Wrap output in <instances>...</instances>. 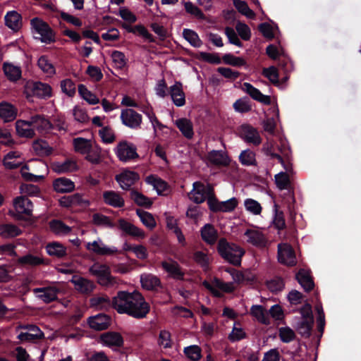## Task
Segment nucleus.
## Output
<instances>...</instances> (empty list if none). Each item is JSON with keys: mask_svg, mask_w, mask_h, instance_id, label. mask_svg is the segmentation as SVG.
<instances>
[{"mask_svg": "<svg viewBox=\"0 0 361 361\" xmlns=\"http://www.w3.org/2000/svg\"><path fill=\"white\" fill-rule=\"evenodd\" d=\"M115 310L119 314H126L135 319L145 318L149 312V304L138 291H118L114 297Z\"/></svg>", "mask_w": 361, "mask_h": 361, "instance_id": "1", "label": "nucleus"}, {"mask_svg": "<svg viewBox=\"0 0 361 361\" xmlns=\"http://www.w3.org/2000/svg\"><path fill=\"white\" fill-rule=\"evenodd\" d=\"M216 250L224 260L237 267L240 266L242 257L245 252L240 245L229 243L225 238L219 240Z\"/></svg>", "mask_w": 361, "mask_h": 361, "instance_id": "2", "label": "nucleus"}, {"mask_svg": "<svg viewBox=\"0 0 361 361\" xmlns=\"http://www.w3.org/2000/svg\"><path fill=\"white\" fill-rule=\"evenodd\" d=\"M90 273L97 278V283L104 287H112L118 283L116 277L111 275V271L106 264L94 263L89 269Z\"/></svg>", "mask_w": 361, "mask_h": 361, "instance_id": "3", "label": "nucleus"}, {"mask_svg": "<svg viewBox=\"0 0 361 361\" xmlns=\"http://www.w3.org/2000/svg\"><path fill=\"white\" fill-rule=\"evenodd\" d=\"M32 28L39 37H35L42 42L50 44L56 42V33L49 25L39 18H34L30 21Z\"/></svg>", "mask_w": 361, "mask_h": 361, "instance_id": "4", "label": "nucleus"}, {"mask_svg": "<svg viewBox=\"0 0 361 361\" xmlns=\"http://www.w3.org/2000/svg\"><path fill=\"white\" fill-rule=\"evenodd\" d=\"M14 210H9L8 214L17 220H26L25 216H32L33 204L27 197L19 196L13 199Z\"/></svg>", "mask_w": 361, "mask_h": 361, "instance_id": "5", "label": "nucleus"}, {"mask_svg": "<svg viewBox=\"0 0 361 361\" xmlns=\"http://www.w3.org/2000/svg\"><path fill=\"white\" fill-rule=\"evenodd\" d=\"M25 91L28 95L39 99H47L52 96L51 87L40 81H28L25 85Z\"/></svg>", "mask_w": 361, "mask_h": 361, "instance_id": "6", "label": "nucleus"}, {"mask_svg": "<svg viewBox=\"0 0 361 361\" xmlns=\"http://www.w3.org/2000/svg\"><path fill=\"white\" fill-rule=\"evenodd\" d=\"M115 153L118 159L123 162H128L139 157L136 147L126 140L121 141L118 144L115 149Z\"/></svg>", "mask_w": 361, "mask_h": 361, "instance_id": "7", "label": "nucleus"}, {"mask_svg": "<svg viewBox=\"0 0 361 361\" xmlns=\"http://www.w3.org/2000/svg\"><path fill=\"white\" fill-rule=\"evenodd\" d=\"M240 137L247 143L255 146L262 142V138L257 130L250 124H243L239 128Z\"/></svg>", "mask_w": 361, "mask_h": 361, "instance_id": "8", "label": "nucleus"}, {"mask_svg": "<svg viewBox=\"0 0 361 361\" xmlns=\"http://www.w3.org/2000/svg\"><path fill=\"white\" fill-rule=\"evenodd\" d=\"M122 123L126 126L137 129L140 127L142 115L132 109H123L121 113Z\"/></svg>", "mask_w": 361, "mask_h": 361, "instance_id": "9", "label": "nucleus"}, {"mask_svg": "<svg viewBox=\"0 0 361 361\" xmlns=\"http://www.w3.org/2000/svg\"><path fill=\"white\" fill-rule=\"evenodd\" d=\"M115 179L122 189L128 190L140 179V175L133 171L124 170L121 173L116 175Z\"/></svg>", "mask_w": 361, "mask_h": 361, "instance_id": "10", "label": "nucleus"}, {"mask_svg": "<svg viewBox=\"0 0 361 361\" xmlns=\"http://www.w3.org/2000/svg\"><path fill=\"white\" fill-rule=\"evenodd\" d=\"M206 159L211 164L219 167H226L231 163V159L228 154L223 150L213 149L209 152L206 156Z\"/></svg>", "mask_w": 361, "mask_h": 361, "instance_id": "11", "label": "nucleus"}, {"mask_svg": "<svg viewBox=\"0 0 361 361\" xmlns=\"http://www.w3.org/2000/svg\"><path fill=\"white\" fill-rule=\"evenodd\" d=\"M161 265L163 269L167 272L171 278L179 281L184 280L185 272L176 261L173 259L163 261Z\"/></svg>", "mask_w": 361, "mask_h": 361, "instance_id": "12", "label": "nucleus"}, {"mask_svg": "<svg viewBox=\"0 0 361 361\" xmlns=\"http://www.w3.org/2000/svg\"><path fill=\"white\" fill-rule=\"evenodd\" d=\"M242 90L245 92L254 100L264 104L270 105L271 100L268 95L263 94L257 88L255 87L249 82H244L242 85Z\"/></svg>", "mask_w": 361, "mask_h": 361, "instance_id": "13", "label": "nucleus"}, {"mask_svg": "<svg viewBox=\"0 0 361 361\" xmlns=\"http://www.w3.org/2000/svg\"><path fill=\"white\" fill-rule=\"evenodd\" d=\"M111 317L104 313L90 317L87 323L90 327L96 331H102L109 328L111 324Z\"/></svg>", "mask_w": 361, "mask_h": 361, "instance_id": "14", "label": "nucleus"}, {"mask_svg": "<svg viewBox=\"0 0 361 361\" xmlns=\"http://www.w3.org/2000/svg\"><path fill=\"white\" fill-rule=\"evenodd\" d=\"M244 235L247 238V242L255 247L264 248L267 247L268 240L262 232L254 229H247Z\"/></svg>", "mask_w": 361, "mask_h": 361, "instance_id": "15", "label": "nucleus"}, {"mask_svg": "<svg viewBox=\"0 0 361 361\" xmlns=\"http://www.w3.org/2000/svg\"><path fill=\"white\" fill-rule=\"evenodd\" d=\"M102 343L109 348H121L123 345L124 340L121 334L116 331H107L100 336Z\"/></svg>", "mask_w": 361, "mask_h": 361, "instance_id": "16", "label": "nucleus"}, {"mask_svg": "<svg viewBox=\"0 0 361 361\" xmlns=\"http://www.w3.org/2000/svg\"><path fill=\"white\" fill-rule=\"evenodd\" d=\"M278 259L281 264L293 267L296 264L294 250L288 245L283 247L281 245L278 246Z\"/></svg>", "mask_w": 361, "mask_h": 361, "instance_id": "17", "label": "nucleus"}, {"mask_svg": "<svg viewBox=\"0 0 361 361\" xmlns=\"http://www.w3.org/2000/svg\"><path fill=\"white\" fill-rule=\"evenodd\" d=\"M122 28L125 29L128 32L138 35L149 42L154 43L156 42L155 37L148 32L147 29L142 24L132 26L128 23H123L121 25Z\"/></svg>", "mask_w": 361, "mask_h": 361, "instance_id": "18", "label": "nucleus"}, {"mask_svg": "<svg viewBox=\"0 0 361 361\" xmlns=\"http://www.w3.org/2000/svg\"><path fill=\"white\" fill-rule=\"evenodd\" d=\"M118 227L127 235L140 238H143L145 236V232L142 229L124 219L121 218L118 219Z\"/></svg>", "mask_w": 361, "mask_h": 361, "instance_id": "19", "label": "nucleus"}, {"mask_svg": "<svg viewBox=\"0 0 361 361\" xmlns=\"http://www.w3.org/2000/svg\"><path fill=\"white\" fill-rule=\"evenodd\" d=\"M182 87V83L176 81L175 84L169 88L171 97L173 104L177 106H183L185 104V93Z\"/></svg>", "mask_w": 361, "mask_h": 361, "instance_id": "20", "label": "nucleus"}, {"mask_svg": "<svg viewBox=\"0 0 361 361\" xmlns=\"http://www.w3.org/2000/svg\"><path fill=\"white\" fill-rule=\"evenodd\" d=\"M295 279L303 288L305 292H310L314 287V283L310 271L305 269H300L295 275Z\"/></svg>", "mask_w": 361, "mask_h": 361, "instance_id": "21", "label": "nucleus"}, {"mask_svg": "<svg viewBox=\"0 0 361 361\" xmlns=\"http://www.w3.org/2000/svg\"><path fill=\"white\" fill-rule=\"evenodd\" d=\"M86 249L99 255H111L117 252L116 247H108L101 240H99V243L96 240L92 243H87Z\"/></svg>", "mask_w": 361, "mask_h": 361, "instance_id": "22", "label": "nucleus"}, {"mask_svg": "<svg viewBox=\"0 0 361 361\" xmlns=\"http://www.w3.org/2000/svg\"><path fill=\"white\" fill-rule=\"evenodd\" d=\"M17 109L11 104L2 102L0 103V118L4 122H11L16 119L17 116Z\"/></svg>", "mask_w": 361, "mask_h": 361, "instance_id": "23", "label": "nucleus"}, {"mask_svg": "<svg viewBox=\"0 0 361 361\" xmlns=\"http://www.w3.org/2000/svg\"><path fill=\"white\" fill-rule=\"evenodd\" d=\"M33 126L30 121L18 120L16 122V133L20 137L32 138L35 135L34 129L31 127Z\"/></svg>", "mask_w": 361, "mask_h": 361, "instance_id": "24", "label": "nucleus"}, {"mask_svg": "<svg viewBox=\"0 0 361 361\" xmlns=\"http://www.w3.org/2000/svg\"><path fill=\"white\" fill-rule=\"evenodd\" d=\"M4 20L5 25L14 32L18 31L22 27V16L16 11L7 12Z\"/></svg>", "mask_w": 361, "mask_h": 361, "instance_id": "25", "label": "nucleus"}, {"mask_svg": "<svg viewBox=\"0 0 361 361\" xmlns=\"http://www.w3.org/2000/svg\"><path fill=\"white\" fill-rule=\"evenodd\" d=\"M103 200L105 204L116 208L124 206V200L121 195L114 190H106L103 192Z\"/></svg>", "mask_w": 361, "mask_h": 361, "instance_id": "26", "label": "nucleus"}, {"mask_svg": "<svg viewBox=\"0 0 361 361\" xmlns=\"http://www.w3.org/2000/svg\"><path fill=\"white\" fill-rule=\"evenodd\" d=\"M53 187L56 192L66 193L74 190L75 184L71 179L61 177L54 180Z\"/></svg>", "mask_w": 361, "mask_h": 361, "instance_id": "27", "label": "nucleus"}, {"mask_svg": "<svg viewBox=\"0 0 361 361\" xmlns=\"http://www.w3.org/2000/svg\"><path fill=\"white\" fill-rule=\"evenodd\" d=\"M202 239L208 245H214L218 238V232L211 224H205L200 231Z\"/></svg>", "mask_w": 361, "mask_h": 361, "instance_id": "28", "label": "nucleus"}, {"mask_svg": "<svg viewBox=\"0 0 361 361\" xmlns=\"http://www.w3.org/2000/svg\"><path fill=\"white\" fill-rule=\"evenodd\" d=\"M114 297L111 300L107 295L94 296L90 299L92 307L99 310H109L111 307L115 309Z\"/></svg>", "mask_w": 361, "mask_h": 361, "instance_id": "29", "label": "nucleus"}, {"mask_svg": "<svg viewBox=\"0 0 361 361\" xmlns=\"http://www.w3.org/2000/svg\"><path fill=\"white\" fill-rule=\"evenodd\" d=\"M46 251L49 255L61 259L67 255L66 247L59 242L49 243L46 246Z\"/></svg>", "mask_w": 361, "mask_h": 361, "instance_id": "30", "label": "nucleus"}, {"mask_svg": "<svg viewBox=\"0 0 361 361\" xmlns=\"http://www.w3.org/2000/svg\"><path fill=\"white\" fill-rule=\"evenodd\" d=\"M140 282L142 287L148 290H157V288L161 287L160 279L152 274L142 275Z\"/></svg>", "mask_w": 361, "mask_h": 361, "instance_id": "31", "label": "nucleus"}, {"mask_svg": "<svg viewBox=\"0 0 361 361\" xmlns=\"http://www.w3.org/2000/svg\"><path fill=\"white\" fill-rule=\"evenodd\" d=\"M31 123L39 130L47 131L54 129V125L44 115L37 114L31 116Z\"/></svg>", "mask_w": 361, "mask_h": 361, "instance_id": "32", "label": "nucleus"}, {"mask_svg": "<svg viewBox=\"0 0 361 361\" xmlns=\"http://www.w3.org/2000/svg\"><path fill=\"white\" fill-rule=\"evenodd\" d=\"M207 192L204 185L201 182L197 181L193 183V192L190 199L196 204H201L206 200Z\"/></svg>", "mask_w": 361, "mask_h": 361, "instance_id": "33", "label": "nucleus"}, {"mask_svg": "<svg viewBox=\"0 0 361 361\" xmlns=\"http://www.w3.org/2000/svg\"><path fill=\"white\" fill-rule=\"evenodd\" d=\"M3 71L5 75L10 81L16 82L21 78L22 71L19 66L5 62L3 64Z\"/></svg>", "mask_w": 361, "mask_h": 361, "instance_id": "34", "label": "nucleus"}, {"mask_svg": "<svg viewBox=\"0 0 361 361\" xmlns=\"http://www.w3.org/2000/svg\"><path fill=\"white\" fill-rule=\"evenodd\" d=\"M176 125L185 137L192 138L194 135L193 126L190 120L185 118H179L176 120Z\"/></svg>", "mask_w": 361, "mask_h": 361, "instance_id": "35", "label": "nucleus"}, {"mask_svg": "<svg viewBox=\"0 0 361 361\" xmlns=\"http://www.w3.org/2000/svg\"><path fill=\"white\" fill-rule=\"evenodd\" d=\"M250 313L259 322L266 325L270 324L269 315L262 305H252Z\"/></svg>", "mask_w": 361, "mask_h": 361, "instance_id": "36", "label": "nucleus"}, {"mask_svg": "<svg viewBox=\"0 0 361 361\" xmlns=\"http://www.w3.org/2000/svg\"><path fill=\"white\" fill-rule=\"evenodd\" d=\"M53 170L58 173L74 171L78 169L77 164L71 159H66L63 162H55L52 166Z\"/></svg>", "mask_w": 361, "mask_h": 361, "instance_id": "37", "label": "nucleus"}, {"mask_svg": "<svg viewBox=\"0 0 361 361\" xmlns=\"http://www.w3.org/2000/svg\"><path fill=\"white\" fill-rule=\"evenodd\" d=\"M73 147L75 152L85 154L91 152L92 142L83 137H76L73 139Z\"/></svg>", "mask_w": 361, "mask_h": 361, "instance_id": "38", "label": "nucleus"}, {"mask_svg": "<svg viewBox=\"0 0 361 361\" xmlns=\"http://www.w3.org/2000/svg\"><path fill=\"white\" fill-rule=\"evenodd\" d=\"M21 233V230L14 224H6L0 226V235L3 238H14L20 235Z\"/></svg>", "mask_w": 361, "mask_h": 361, "instance_id": "39", "label": "nucleus"}, {"mask_svg": "<svg viewBox=\"0 0 361 361\" xmlns=\"http://www.w3.org/2000/svg\"><path fill=\"white\" fill-rule=\"evenodd\" d=\"M49 228L51 232L56 235H67L71 231L70 226L59 219L51 220L49 222Z\"/></svg>", "mask_w": 361, "mask_h": 361, "instance_id": "40", "label": "nucleus"}, {"mask_svg": "<svg viewBox=\"0 0 361 361\" xmlns=\"http://www.w3.org/2000/svg\"><path fill=\"white\" fill-rule=\"evenodd\" d=\"M183 37L193 47L199 48L203 44L197 33L192 30L188 28L183 29Z\"/></svg>", "mask_w": 361, "mask_h": 361, "instance_id": "41", "label": "nucleus"}, {"mask_svg": "<svg viewBox=\"0 0 361 361\" xmlns=\"http://www.w3.org/2000/svg\"><path fill=\"white\" fill-rule=\"evenodd\" d=\"M130 198L136 204L147 209H149L153 203L149 197L135 190L130 191Z\"/></svg>", "mask_w": 361, "mask_h": 361, "instance_id": "42", "label": "nucleus"}, {"mask_svg": "<svg viewBox=\"0 0 361 361\" xmlns=\"http://www.w3.org/2000/svg\"><path fill=\"white\" fill-rule=\"evenodd\" d=\"M223 62L233 67H247V61L242 57L235 56L232 54H225L222 56Z\"/></svg>", "mask_w": 361, "mask_h": 361, "instance_id": "43", "label": "nucleus"}, {"mask_svg": "<svg viewBox=\"0 0 361 361\" xmlns=\"http://www.w3.org/2000/svg\"><path fill=\"white\" fill-rule=\"evenodd\" d=\"M33 149L40 156H49L52 154L53 148L45 140H37L33 143Z\"/></svg>", "mask_w": 361, "mask_h": 361, "instance_id": "44", "label": "nucleus"}, {"mask_svg": "<svg viewBox=\"0 0 361 361\" xmlns=\"http://www.w3.org/2000/svg\"><path fill=\"white\" fill-rule=\"evenodd\" d=\"M33 291L35 293H39L37 297L46 303H49L56 299V294L52 289L37 288Z\"/></svg>", "mask_w": 361, "mask_h": 361, "instance_id": "45", "label": "nucleus"}, {"mask_svg": "<svg viewBox=\"0 0 361 361\" xmlns=\"http://www.w3.org/2000/svg\"><path fill=\"white\" fill-rule=\"evenodd\" d=\"M233 5L239 13L250 19H255L256 15L255 12L250 8L246 1L243 0H233Z\"/></svg>", "mask_w": 361, "mask_h": 361, "instance_id": "46", "label": "nucleus"}, {"mask_svg": "<svg viewBox=\"0 0 361 361\" xmlns=\"http://www.w3.org/2000/svg\"><path fill=\"white\" fill-rule=\"evenodd\" d=\"M18 263L21 265H30L33 267L45 264L43 258H40L32 254H27L19 257L18 259Z\"/></svg>", "mask_w": 361, "mask_h": 361, "instance_id": "47", "label": "nucleus"}, {"mask_svg": "<svg viewBox=\"0 0 361 361\" xmlns=\"http://www.w3.org/2000/svg\"><path fill=\"white\" fill-rule=\"evenodd\" d=\"M73 283L76 286L77 290L82 293H90L93 290L94 288V286L92 281L82 277H80L76 280H73Z\"/></svg>", "mask_w": 361, "mask_h": 361, "instance_id": "48", "label": "nucleus"}, {"mask_svg": "<svg viewBox=\"0 0 361 361\" xmlns=\"http://www.w3.org/2000/svg\"><path fill=\"white\" fill-rule=\"evenodd\" d=\"M239 161L243 166H256L255 153L250 149L243 150L239 155Z\"/></svg>", "mask_w": 361, "mask_h": 361, "instance_id": "49", "label": "nucleus"}, {"mask_svg": "<svg viewBox=\"0 0 361 361\" xmlns=\"http://www.w3.org/2000/svg\"><path fill=\"white\" fill-rule=\"evenodd\" d=\"M137 215L140 217L142 223L148 228L153 229L157 224L152 214L142 209L136 210Z\"/></svg>", "mask_w": 361, "mask_h": 361, "instance_id": "50", "label": "nucleus"}, {"mask_svg": "<svg viewBox=\"0 0 361 361\" xmlns=\"http://www.w3.org/2000/svg\"><path fill=\"white\" fill-rule=\"evenodd\" d=\"M263 75L269 80V81L275 86L280 85L279 74L275 66L265 68L262 71Z\"/></svg>", "mask_w": 361, "mask_h": 361, "instance_id": "51", "label": "nucleus"}, {"mask_svg": "<svg viewBox=\"0 0 361 361\" xmlns=\"http://www.w3.org/2000/svg\"><path fill=\"white\" fill-rule=\"evenodd\" d=\"M198 60L207 62L211 64H220L222 61L218 54H211L204 51H200L195 56Z\"/></svg>", "mask_w": 361, "mask_h": 361, "instance_id": "52", "label": "nucleus"}, {"mask_svg": "<svg viewBox=\"0 0 361 361\" xmlns=\"http://www.w3.org/2000/svg\"><path fill=\"white\" fill-rule=\"evenodd\" d=\"M183 352L186 357L192 361H199L202 357L201 348L197 345L185 347Z\"/></svg>", "mask_w": 361, "mask_h": 361, "instance_id": "53", "label": "nucleus"}, {"mask_svg": "<svg viewBox=\"0 0 361 361\" xmlns=\"http://www.w3.org/2000/svg\"><path fill=\"white\" fill-rule=\"evenodd\" d=\"M313 324L314 323L307 320H301L297 324L296 331L301 336L309 338L311 336Z\"/></svg>", "mask_w": 361, "mask_h": 361, "instance_id": "54", "label": "nucleus"}, {"mask_svg": "<svg viewBox=\"0 0 361 361\" xmlns=\"http://www.w3.org/2000/svg\"><path fill=\"white\" fill-rule=\"evenodd\" d=\"M275 183L280 190H288L291 188L289 176L286 172H280L275 175Z\"/></svg>", "mask_w": 361, "mask_h": 361, "instance_id": "55", "label": "nucleus"}, {"mask_svg": "<svg viewBox=\"0 0 361 361\" xmlns=\"http://www.w3.org/2000/svg\"><path fill=\"white\" fill-rule=\"evenodd\" d=\"M92 222L97 226H105L111 228H113L116 226L115 224L111 221L109 216L99 213L93 214Z\"/></svg>", "mask_w": 361, "mask_h": 361, "instance_id": "56", "label": "nucleus"}, {"mask_svg": "<svg viewBox=\"0 0 361 361\" xmlns=\"http://www.w3.org/2000/svg\"><path fill=\"white\" fill-rule=\"evenodd\" d=\"M39 68L45 73L49 75L55 74V68L53 64L49 61L47 56H42L37 61Z\"/></svg>", "mask_w": 361, "mask_h": 361, "instance_id": "57", "label": "nucleus"}, {"mask_svg": "<svg viewBox=\"0 0 361 361\" xmlns=\"http://www.w3.org/2000/svg\"><path fill=\"white\" fill-rule=\"evenodd\" d=\"M279 336L283 343H288L295 339L296 335L292 329L286 326L279 328Z\"/></svg>", "mask_w": 361, "mask_h": 361, "instance_id": "58", "label": "nucleus"}, {"mask_svg": "<svg viewBox=\"0 0 361 361\" xmlns=\"http://www.w3.org/2000/svg\"><path fill=\"white\" fill-rule=\"evenodd\" d=\"M267 286L272 293H278L284 288L285 283L281 277L276 276L267 282Z\"/></svg>", "mask_w": 361, "mask_h": 361, "instance_id": "59", "label": "nucleus"}, {"mask_svg": "<svg viewBox=\"0 0 361 361\" xmlns=\"http://www.w3.org/2000/svg\"><path fill=\"white\" fill-rule=\"evenodd\" d=\"M158 343L164 348H171L172 347L171 335L169 331L161 330L159 332Z\"/></svg>", "mask_w": 361, "mask_h": 361, "instance_id": "60", "label": "nucleus"}, {"mask_svg": "<svg viewBox=\"0 0 361 361\" xmlns=\"http://www.w3.org/2000/svg\"><path fill=\"white\" fill-rule=\"evenodd\" d=\"M185 11L198 19H204L205 16L202 11L191 1L184 3Z\"/></svg>", "mask_w": 361, "mask_h": 361, "instance_id": "61", "label": "nucleus"}, {"mask_svg": "<svg viewBox=\"0 0 361 361\" xmlns=\"http://www.w3.org/2000/svg\"><path fill=\"white\" fill-rule=\"evenodd\" d=\"M61 87L68 97H73L75 94V85L71 79H65L61 82Z\"/></svg>", "mask_w": 361, "mask_h": 361, "instance_id": "62", "label": "nucleus"}, {"mask_svg": "<svg viewBox=\"0 0 361 361\" xmlns=\"http://www.w3.org/2000/svg\"><path fill=\"white\" fill-rule=\"evenodd\" d=\"M214 285L218 289L227 293H231L233 292L235 290V286L232 282H224L222 280L217 278L214 279Z\"/></svg>", "mask_w": 361, "mask_h": 361, "instance_id": "63", "label": "nucleus"}, {"mask_svg": "<svg viewBox=\"0 0 361 361\" xmlns=\"http://www.w3.org/2000/svg\"><path fill=\"white\" fill-rule=\"evenodd\" d=\"M217 72L222 76H224L225 78L232 80H235L240 75V72L237 71H233L230 68L226 67H219L217 68Z\"/></svg>", "mask_w": 361, "mask_h": 361, "instance_id": "64", "label": "nucleus"}]
</instances>
